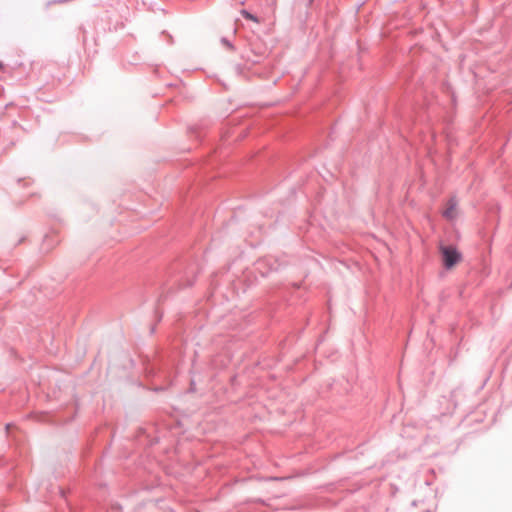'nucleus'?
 <instances>
[{
  "label": "nucleus",
  "instance_id": "f03ea898",
  "mask_svg": "<svg viewBox=\"0 0 512 512\" xmlns=\"http://www.w3.org/2000/svg\"><path fill=\"white\" fill-rule=\"evenodd\" d=\"M457 206V201L455 198H450L448 201V206L443 212V216L449 220H453L456 216L455 210Z\"/></svg>",
  "mask_w": 512,
  "mask_h": 512
},
{
  "label": "nucleus",
  "instance_id": "423d86ee",
  "mask_svg": "<svg viewBox=\"0 0 512 512\" xmlns=\"http://www.w3.org/2000/svg\"><path fill=\"white\" fill-rule=\"evenodd\" d=\"M3 68V63L0 61V69Z\"/></svg>",
  "mask_w": 512,
  "mask_h": 512
},
{
  "label": "nucleus",
  "instance_id": "f257e3e1",
  "mask_svg": "<svg viewBox=\"0 0 512 512\" xmlns=\"http://www.w3.org/2000/svg\"><path fill=\"white\" fill-rule=\"evenodd\" d=\"M440 251L443 258V264L446 269H451L462 258L461 253L452 245L441 246Z\"/></svg>",
  "mask_w": 512,
  "mask_h": 512
},
{
  "label": "nucleus",
  "instance_id": "20e7f679",
  "mask_svg": "<svg viewBox=\"0 0 512 512\" xmlns=\"http://www.w3.org/2000/svg\"><path fill=\"white\" fill-rule=\"evenodd\" d=\"M222 42L228 47L232 48V44L226 38H222Z\"/></svg>",
  "mask_w": 512,
  "mask_h": 512
},
{
  "label": "nucleus",
  "instance_id": "7ed1b4c3",
  "mask_svg": "<svg viewBox=\"0 0 512 512\" xmlns=\"http://www.w3.org/2000/svg\"><path fill=\"white\" fill-rule=\"evenodd\" d=\"M241 14L247 20H251V21L256 22V23L260 22L257 16L253 15L252 13H250L247 10H242Z\"/></svg>",
  "mask_w": 512,
  "mask_h": 512
},
{
  "label": "nucleus",
  "instance_id": "39448f33",
  "mask_svg": "<svg viewBox=\"0 0 512 512\" xmlns=\"http://www.w3.org/2000/svg\"><path fill=\"white\" fill-rule=\"evenodd\" d=\"M3 94V88L0 87V97L2 96Z\"/></svg>",
  "mask_w": 512,
  "mask_h": 512
}]
</instances>
